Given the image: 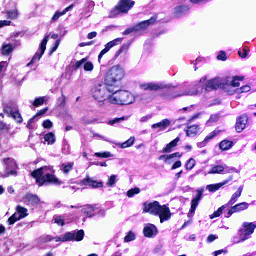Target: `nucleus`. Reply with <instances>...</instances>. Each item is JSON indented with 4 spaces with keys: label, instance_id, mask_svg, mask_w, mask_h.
Wrapping results in <instances>:
<instances>
[{
    "label": "nucleus",
    "instance_id": "nucleus-5",
    "mask_svg": "<svg viewBox=\"0 0 256 256\" xmlns=\"http://www.w3.org/2000/svg\"><path fill=\"white\" fill-rule=\"evenodd\" d=\"M123 77H125V70L119 65L112 66L106 73L105 83L108 87H113L122 81Z\"/></svg>",
    "mask_w": 256,
    "mask_h": 256
},
{
    "label": "nucleus",
    "instance_id": "nucleus-61",
    "mask_svg": "<svg viewBox=\"0 0 256 256\" xmlns=\"http://www.w3.org/2000/svg\"><path fill=\"white\" fill-rule=\"evenodd\" d=\"M217 59L219 61H227V54L223 51H221L218 56H217Z\"/></svg>",
    "mask_w": 256,
    "mask_h": 256
},
{
    "label": "nucleus",
    "instance_id": "nucleus-42",
    "mask_svg": "<svg viewBox=\"0 0 256 256\" xmlns=\"http://www.w3.org/2000/svg\"><path fill=\"white\" fill-rule=\"evenodd\" d=\"M19 17V11L17 9L10 10L7 12L8 19H17Z\"/></svg>",
    "mask_w": 256,
    "mask_h": 256
},
{
    "label": "nucleus",
    "instance_id": "nucleus-48",
    "mask_svg": "<svg viewBox=\"0 0 256 256\" xmlns=\"http://www.w3.org/2000/svg\"><path fill=\"white\" fill-rule=\"evenodd\" d=\"M93 69H95V66L93 65V62L91 61H87L84 63V71H93Z\"/></svg>",
    "mask_w": 256,
    "mask_h": 256
},
{
    "label": "nucleus",
    "instance_id": "nucleus-43",
    "mask_svg": "<svg viewBox=\"0 0 256 256\" xmlns=\"http://www.w3.org/2000/svg\"><path fill=\"white\" fill-rule=\"evenodd\" d=\"M124 241L125 243H131V241H135V233H133V231H129L124 237Z\"/></svg>",
    "mask_w": 256,
    "mask_h": 256
},
{
    "label": "nucleus",
    "instance_id": "nucleus-39",
    "mask_svg": "<svg viewBox=\"0 0 256 256\" xmlns=\"http://www.w3.org/2000/svg\"><path fill=\"white\" fill-rule=\"evenodd\" d=\"M13 52V45L11 44H4L2 46V55H9V53Z\"/></svg>",
    "mask_w": 256,
    "mask_h": 256
},
{
    "label": "nucleus",
    "instance_id": "nucleus-28",
    "mask_svg": "<svg viewBox=\"0 0 256 256\" xmlns=\"http://www.w3.org/2000/svg\"><path fill=\"white\" fill-rule=\"evenodd\" d=\"M199 131H200V128H199V125H197V124L188 126L185 129V133H186L187 137H195L197 135V133H199Z\"/></svg>",
    "mask_w": 256,
    "mask_h": 256
},
{
    "label": "nucleus",
    "instance_id": "nucleus-41",
    "mask_svg": "<svg viewBox=\"0 0 256 256\" xmlns=\"http://www.w3.org/2000/svg\"><path fill=\"white\" fill-rule=\"evenodd\" d=\"M95 157H100L101 159H109V157H112L111 152H96Z\"/></svg>",
    "mask_w": 256,
    "mask_h": 256
},
{
    "label": "nucleus",
    "instance_id": "nucleus-16",
    "mask_svg": "<svg viewBox=\"0 0 256 256\" xmlns=\"http://www.w3.org/2000/svg\"><path fill=\"white\" fill-rule=\"evenodd\" d=\"M157 21V16H152L150 19L142 21L134 26L135 31H145L150 27V25H155Z\"/></svg>",
    "mask_w": 256,
    "mask_h": 256
},
{
    "label": "nucleus",
    "instance_id": "nucleus-46",
    "mask_svg": "<svg viewBox=\"0 0 256 256\" xmlns=\"http://www.w3.org/2000/svg\"><path fill=\"white\" fill-rule=\"evenodd\" d=\"M39 243H49L53 241V236L50 235H43L38 239Z\"/></svg>",
    "mask_w": 256,
    "mask_h": 256
},
{
    "label": "nucleus",
    "instance_id": "nucleus-37",
    "mask_svg": "<svg viewBox=\"0 0 256 256\" xmlns=\"http://www.w3.org/2000/svg\"><path fill=\"white\" fill-rule=\"evenodd\" d=\"M225 209H227V204L222 205L220 208H218V210H216L212 215H210V219H215L217 217H221V215L223 214V211H225Z\"/></svg>",
    "mask_w": 256,
    "mask_h": 256
},
{
    "label": "nucleus",
    "instance_id": "nucleus-8",
    "mask_svg": "<svg viewBox=\"0 0 256 256\" xmlns=\"http://www.w3.org/2000/svg\"><path fill=\"white\" fill-rule=\"evenodd\" d=\"M3 165H5V173L1 177H15L17 176V162L13 158H4Z\"/></svg>",
    "mask_w": 256,
    "mask_h": 256
},
{
    "label": "nucleus",
    "instance_id": "nucleus-59",
    "mask_svg": "<svg viewBox=\"0 0 256 256\" xmlns=\"http://www.w3.org/2000/svg\"><path fill=\"white\" fill-rule=\"evenodd\" d=\"M251 91V86L245 85L238 89V93H249Z\"/></svg>",
    "mask_w": 256,
    "mask_h": 256
},
{
    "label": "nucleus",
    "instance_id": "nucleus-47",
    "mask_svg": "<svg viewBox=\"0 0 256 256\" xmlns=\"http://www.w3.org/2000/svg\"><path fill=\"white\" fill-rule=\"evenodd\" d=\"M1 131H6V132L11 131V124H7L0 120V132Z\"/></svg>",
    "mask_w": 256,
    "mask_h": 256
},
{
    "label": "nucleus",
    "instance_id": "nucleus-63",
    "mask_svg": "<svg viewBox=\"0 0 256 256\" xmlns=\"http://www.w3.org/2000/svg\"><path fill=\"white\" fill-rule=\"evenodd\" d=\"M239 57H241V59H245V57H247V55H249V51H247L246 48H244L242 51L238 52Z\"/></svg>",
    "mask_w": 256,
    "mask_h": 256
},
{
    "label": "nucleus",
    "instance_id": "nucleus-50",
    "mask_svg": "<svg viewBox=\"0 0 256 256\" xmlns=\"http://www.w3.org/2000/svg\"><path fill=\"white\" fill-rule=\"evenodd\" d=\"M45 103V97H38L34 100L33 105L34 107H41Z\"/></svg>",
    "mask_w": 256,
    "mask_h": 256
},
{
    "label": "nucleus",
    "instance_id": "nucleus-62",
    "mask_svg": "<svg viewBox=\"0 0 256 256\" xmlns=\"http://www.w3.org/2000/svg\"><path fill=\"white\" fill-rule=\"evenodd\" d=\"M13 112V108H11L10 106L4 107V113H6L8 117H11V115H13Z\"/></svg>",
    "mask_w": 256,
    "mask_h": 256
},
{
    "label": "nucleus",
    "instance_id": "nucleus-32",
    "mask_svg": "<svg viewBox=\"0 0 256 256\" xmlns=\"http://www.w3.org/2000/svg\"><path fill=\"white\" fill-rule=\"evenodd\" d=\"M75 163L74 162H66L63 163L60 166V169L62 172H64L65 174L69 173L70 171H73V167H74Z\"/></svg>",
    "mask_w": 256,
    "mask_h": 256
},
{
    "label": "nucleus",
    "instance_id": "nucleus-17",
    "mask_svg": "<svg viewBox=\"0 0 256 256\" xmlns=\"http://www.w3.org/2000/svg\"><path fill=\"white\" fill-rule=\"evenodd\" d=\"M247 123H249V116L247 114L241 115L236 121L237 133H241L247 127Z\"/></svg>",
    "mask_w": 256,
    "mask_h": 256
},
{
    "label": "nucleus",
    "instance_id": "nucleus-54",
    "mask_svg": "<svg viewBox=\"0 0 256 256\" xmlns=\"http://www.w3.org/2000/svg\"><path fill=\"white\" fill-rule=\"evenodd\" d=\"M85 63H87V58H82L81 60L77 61L75 64H74V68L75 69H81V66L85 65Z\"/></svg>",
    "mask_w": 256,
    "mask_h": 256
},
{
    "label": "nucleus",
    "instance_id": "nucleus-51",
    "mask_svg": "<svg viewBox=\"0 0 256 256\" xmlns=\"http://www.w3.org/2000/svg\"><path fill=\"white\" fill-rule=\"evenodd\" d=\"M243 77L239 78L238 76L233 77L230 85L231 87H239V85H241V83H239V81H242Z\"/></svg>",
    "mask_w": 256,
    "mask_h": 256
},
{
    "label": "nucleus",
    "instance_id": "nucleus-25",
    "mask_svg": "<svg viewBox=\"0 0 256 256\" xmlns=\"http://www.w3.org/2000/svg\"><path fill=\"white\" fill-rule=\"evenodd\" d=\"M179 141H181V138L176 137L174 140L168 143L165 148L162 149L161 153H172L175 147H177Z\"/></svg>",
    "mask_w": 256,
    "mask_h": 256
},
{
    "label": "nucleus",
    "instance_id": "nucleus-26",
    "mask_svg": "<svg viewBox=\"0 0 256 256\" xmlns=\"http://www.w3.org/2000/svg\"><path fill=\"white\" fill-rule=\"evenodd\" d=\"M242 193H243V185L239 186L238 189H237V191H236L234 194H232L231 199H230L229 202L226 204L227 207H228L229 205H235V202H236V201H239V197H241Z\"/></svg>",
    "mask_w": 256,
    "mask_h": 256
},
{
    "label": "nucleus",
    "instance_id": "nucleus-11",
    "mask_svg": "<svg viewBox=\"0 0 256 256\" xmlns=\"http://www.w3.org/2000/svg\"><path fill=\"white\" fill-rule=\"evenodd\" d=\"M139 87L142 91H161V89H171L170 85L155 82L142 83Z\"/></svg>",
    "mask_w": 256,
    "mask_h": 256
},
{
    "label": "nucleus",
    "instance_id": "nucleus-45",
    "mask_svg": "<svg viewBox=\"0 0 256 256\" xmlns=\"http://www.w3.org/2000/svg\"><path fill=\"white\" fill-rule=\"evenodd\" d=\"M196 161L193 158H190L187 163L185 164V168L187 169V171H191V169H193V167H195Z\"/></svg>",
    "mask_w": 256,
    "mask_h": 256
},
{
    "label": "nucleus",
    "instance_id": "nucleus-18",
    "mask_svg": "<svg viewBox=\"0 0 256 256\" xmlns=\"http://www.w3.org/2000/svg\"><path fill=\"white\" fill-rule=\"evenodd\" d=\"M230 181H233V176H229L228 179L216 183V184H209L206 186L207 191L210 193H215V191H219L221 187H224V185H227V183H230Z\"/></svg>",
    "mask_w": 256,
    "mask_h": 256
},
{
    "label": "nucleus",
    "instance_id": "nucleus-22",
    "mask_svg": "<svg viewBox=\"0 0 256 256\" xmlns=\"http://www.w3.org/2000/svg\"><path fill=\"white\" fill-rule=\"evenodd\" d=\"M66 235H68V241H83V237H85V231L78 230L67 232Z\"/></svg>",
    "mask_w": 256,
    "mask_h": 256
},
{
    "label": "nucleus",
    "instance_id": "nucleus-3",
    "mask_svg": "<svg viewBox=\"0 0 256 256\" xmlns=\"http://www.w3.org/2000/svg\"><path fill=\"white\" fill-rule=\"evenodd\" d=\"M205 81H207V77H203L200 79V82L195 84L193 88H185L184 90H180V91H168L166 94H164V99H177V97H183L185 95H199L200 92L203 91V84L205 83Z\"/></svg>",
    "mask_w": 256,
    "mask_h": 256
},
{
    "label": "nucleus",
    "instance_id": "nucleus-55",
    "mask_svg": "<svg viewBox=\"0 0 256 256\" xmlns=\"http://www.w3.org/2000/svg\"><path fill=\"white\" fill-rule=\"evenodd\" d=\"M42 127L44 129H51L53 128V122L49 119L45 120L43 123H42Z\"/></svg>",
    "mask_w": 256,
    "mask_h": 256
},
{
    "label": "nucleus",
    "instance_id": "nucleus-56",
    "mask_svg": "<svg viewBox=\"0 0 256 256\" xmlns=\"http://www.w3.org/2000/svg\"><path fill=\"white\" fill-rule=\"evenodd\" d=\"M121 121H125V117L114 118L108 122V125H115L117 123H121Z\"/></svg>",
    "mask_w": 256,
    "mask_h": 256
},
{
    "label": "nucleus",
    "instance_id": "nucleus-52",
    "mask_svg": "<svg viewBox=\"0 0 256 256\" xmlns=\"http://www.w3.org/2000/svg\"><path fill=\"white\" fill-rule=\"evenodd\" d=\"M54 223H56V225H59L60 227H63V225H65V219L61 216H56L54 218Z\"/></svg>",
    "mask_w": 256,
    "mask_h": 256
},
{
    "label": "nucleus",
    "instance_id": "nucleus-35",
    "mask_svg": "<svg viewBox=\"0 0 256 256\" xmlns=\"http://www.w3.org/2000/svg\"><path fill=\"white\" fill-rule=\"evenodd\" d=\"M233 147V142L229 140H223L220 142V149L222 151H229Z\"/></svg>",
    "mask_w": 256,
    "mask_h": 256
},
{
    "label": "nucleus",
    "instance_id": "nucleus-64",
    "mask_svg": "<svg viewBox=\"0 0 256 256\" xmlns=\"http://www.w3.org/2000/svg\"><path fill=\"white\" fill-rule=\"evenodd\" d=\"M225 173H241V170L232 167V168H227Z\"/></svg>",
    "mask_w": 256,
    "mask_h": 256
},
{
    "label": "nucleus",
    "instance_id": "nucleus-10",
    "mask_svg": "<svg viewBox=\"0 0 256 256\" xmlns=\"http://www.w3.org/2000/svg\"><path fill=\"white\" fill-rule=\"evenodd\" d=\"M241 229L238 231V235H241L242 240L247 241L251 238V235L255 233L256 224L253 222H244Z\"/></svg>",
    "mask_w": 256,
    "mask_h": 256
},
{
    "label": "nucleus",
    "instance_id": "nucleus-53",
    "mask_svg": "<svg viewBox=\"0 0 256 256\" xmlns=\"http://www.w3.org/2000/svg\"><path fill=\"white\" fill-rule=\"evenodd\" d=\"M217 135H219V130H214L210 132L209 135L205 137V139L209 142L211 139H214V137H217Z\"/></svg>",
    "mask_w": 256,
    "mask_h": 256
},
{
    "label": "nucleus",
    "instance_id": "nucleus-7",
    "mask_svg": "<svg viewBox=\"0 0 256 256\" xmlns=\"http://www.w3.org/2000/svg\"><path fill=\"white\" fill-rule=\"evenodd\" d=\"M91 93L92 97L96 101H98V103H105V101H107V99L109 98V95L107 93L113 94V91L107 88L105 84H98L92 88Z\"/></svg>",
    "mask_w": 256,
    "mask_h": 256
},
{
    "label": "nucleus",
    "instance_id": "nucleus-19",
    "mask_svg": "<svg viewBox=\"0 0 256 256\" xmlns=\"http://www.w3.org/2000/svg\"><path fill=\"white\" fill-rule=\"evenodd\" d=\"M144 237L151 239L152 237H156L159 230L155 224H147L143 229Z\"/></svg>",
    "mask_w": 256,
    "mask_h": 256
},
{
    "label": "nucleus",
    "instance_id": "nucleus-38",
    "mask_svg": "<svg viewBox=\"0 0 256 256\" xmlns=\"http://www.w3.org/2000/svg\"><path fill=\"white\" fill-rule=\"evenodd\" d=\"M69 239V234L65 233V234H62L60 236H56V237H53V241H55L56 243H65L67 242Z\"/></svg>",
    "mask_w": 256,
    "mask_h": 256
},
{
    "label": "nucleus",
    "instance_id": "nucleus-27",
    "mask_svg": "<svg viewBox=\"0 0 256 256\" xmlns=\"http://www.w3.org/2000/svg\"><path fill=\"white\" fill-rule=\"evenodd\" d=\"M71 9H73V5L66 7L62 12L56 11L51 18V22L55 23V22L59 21L60 17H63V15H65V13L71 11Z\"/></svg>",
    "mask_w": 256,
    "mask_h": 256
},
{
    "label": "nucleus",
    "instance_id": "nucleus-6",
    "mask_svg": "<svg viewBox=\"0 0 256 256\" xmlns=\"http://www.w3.org/2000/svg\"><path fill=\"white\" fill-rule=\"evenodd\" d=\"M135 6V1L133 0H120L118 4L110 11V17L115 18L124 13H129L131 9Z\"/></svg>",
    "mask_w": 256,
    "mask_h": 256
},
{
    "label": "nucleus",
    "instance_id": "nucleus-9",
    "mask_svg": "<svg viewBox=\"0 0 256 256\" xmlns=\"http://www.w3.org/2000/svg\"><path fill=\"white\" fill-rule=\"evenodd\" d=\"M29 216V210L21 205L16 207V212L9 217L8 225H15L17 221H21V219H25V217Z\"/></svg>",
    "mask_w": 256,
    "mask_h": 256
},
{
    "label": "nucleus",
    "instance_id": "nucleus-60",
    "mask_svg": "<svg viewBox=\"0 0 256 256\" xmlns=\"http://www.w3.org/2000/svg\"><path fill=\"white\" fill-rule=\"evenodd\" d=\"M65 103H66L65 95H62V96L58 99V107H65Z\"/></svg>",
    "mask_w": 256,
    "mask_h": 256
},
{
    "label": "nucleus",
    "instance_id": "nucleus-33",
    "mask_svg": "<svg viewBox=\"0 0 256 256\" xmlns=\"http://www.w3.org/2000/svg\"><path fill=\"white\" fill-rule=\"evenodd\" d=\"M26 201L30 204V205H39V197L37 195H33V194H27L26 195Z\"/></svg>",
    "mask_w": 256,
    "mask_h": 256
},
{
    "label": "nucleus",
    "instance_id": "nucleus-13",
    "mask_svg": "<svg viewBox=\"0 0 256 256\" xmlns=\"http://www.w3.org/2000/svg\"><path fill=\"white\" fill-rule=\"evenodd\" d=\"M121 43H123V38H116L108 42L105 45V48L98 55V63H101V59H103V56L106 55V53H109V51H111L113 47H115L116 45H121Z\"/></svg>",
    "mask_w": 256,
    "mask_h": 256
},
{
    "label": "nucleus",
    "instance_id": "nucleus-34",
    "mask_svg": "<svg viewBox=\"0 0 256 256\" xmlns=\"http://www.w3.org/2000/svg\"><path fill=\"white\" fill-rule=\"evenodd\" d=\"M82 213H84V215H87V217H93L95 213V208L91 205H86L82 208Z\"/></svg>",
    "mask_w": 256,
    "mask_h": 256
},
{
    "label": "nucleus",
    "instance_id": "nucleus-1",
    "mask_svg": "<svg viewBox=\"0 0 256 256\" xmlns=\"http://www.w3.org/2000/svg\"><path fill=\"white\" fill-rule=\"evenodd\" d=\"M143 213H149L155 217H159L160 223H165L171 219V209L167 205H161L159 201L144 202Z\"/></svg>",
    "mask_w": 256,
    "mask_h": 256
},
{
    "label": "nucleus",
    "instance_id": "nucleus-29",
    "mask_svg": "<svg viewBox=\"0 0 256 256\" xmlns=\"http://www.w3.org/2000/svg\"><path fill=\"white\" fill-rule=\"evenodd\" d=\"M169 125H171V121L169 119H163L162 121L153 124L152 129H160V131H165Z\"/></svg>",
    "mask_w": 256,
    "mask_h": 256
},
{
    "label": "nucleus",
    "instance_id": "nucleus-44",
    "mask_svg": "<svg viewBox=\"0 0 256 256\" xmlns=\"http://www.w3.org/2000/svg\"><path fill=\"white\" fill-rule=\"evenodd\" d=\"M141 193V189L139 188H132L127 191V197H135V195H139Z\"/></svg>",
    "mask_w": 256,
    "mask_h": 256
},
{
    "label": "nucleus",
    "instance_id": "nucleus-12",
    "mask_svg": "<svg viewBox=\"0 0 256 256\" xmlns=\"http://www.w3.org/2000/svg\"><path fill=\"white\" fill-rule=\"evenodd\" d=\"M49 42V34H46V36L43 38L41 44H40V50L35 53L30 63L27 64V67L32 65V63H37V61H41V57H43L46 49H47V43Z\"/></svg>",
    "mask_w": 256,
    "mask_h": 256
},
{
    "label": "nucleus",
    "instance_id": "nucleus-15",
    "mask_svg": "<svg viewBox=\"0 0 256 256\" xmlns=\"http://www.w3.org/2000/svg\"><path fill=\"white\" fill-rule=\"evenodd\" d=\"M203 199V188L196 190V196L191 201V208L189 211V215H194L197 207L199 206V201Z\"/></svg>",
    "mask_w": 256,
    "mask_h": 256
},
{
    "label": "nucleus",
    "instance_id": "nucleus-4",
    "mask_svg": "<svg viewBox=\"0 0 256 256\" xmlns=\"http://www.w3.org/2000/svg\"><path fill=\"white\" fill-rule=\"evenodd\" d=\"M107 101L111 103V105H131V103H135V96L125 90L112 91Z\"/></svg>",
    "mask_w": 256,
    "mask_h": 256
},
{
    "label": "nucleus",
    "instance_id": "nucleus-2",
    "mask_svg": "<svg viewBox=\"0 0 256 256\" xmlns=\"http://www.w3.org/2000/svg\"><path fill=\"white\" fill-rule=\"evenodd\" d=\"M50 173H51V168L44 166L34 170L31 173V176L34 179H36V183L39 185V187H42V185H45L47 183H52L53 185H60L61 182H59V179H57L55 175Z\"/></svg>",
    "mask_w": 256,
    "mask_h": 256
},
{
    "label": "nucleus",
    "instance_id": "nucleus-57",
    "mask_svg": "<svg viewBox=\"0 0 256 256\" xmlns=\"http://www.w3.org/2000/svg\"><path fill=\"white\" fill-rule=\"evenodd\" d=\"M122 53H124V55H127V50L125 49V47H121L114 55V59H117L120 55H122Z\"/></svg>",
    "mask_w": 256,
    "mask_h": 256
},
{
    "label": "nucleus",
    "instance_id": "nucleus-20",
    "mask_svg": "<svg viewBox=\"0 0 256 256\" xmlns=\"http://www.w3.org/2000/svg\"><path fill=\"white\" fill-rule=\"evenodd\" d=\"M223 83L221 82V78H214L208 80L205 84V91H215V89H219Z\"/></svg>",
    "mask_w": 256,
    "mask_h": 256
},
{
    "label": "nucleus",
    "instance_id": "nucleus-21",
    "mask_svg": "<svg viewBox=\"0 0 256 256\" xmlns=\"http://www.w3.org/2000/svg\"><path fill=\"white\" fill-rule=\"evenodd\" d=\"M227 169V165H213L211 169L208 171V173H205L204 175H224Z\"/></svg>",
    "mask_w": 256,
    "mask_h": 256
},
{
    "label": "nucleus",
    "instance_id": "nucleus-40",
    "mask_svg": "<svg viewBox=\"0 0 256 256\" xmlns=\"http://www.w3.org/2000/svg\"><path fill=\"white\" fill-rule=\"evenodd\" d=\"M12 119L16 121L17 123H23V117L21 116V113L19 111L15 110L12 115Z\"/></svg>",
    "mask_w": 256,
    "mask_h": 256
},
{
    "label": "nucleus",
    "instance_id": "nucleus-31",
    "mask_svg": "<svg viewBox=\"0 0 256 256\" xmlns=\"http://www.w3.org/2000/svg\"><path fill=\"white\" fill-rule=\"evenodd\" d=\"M189 11V7L187 6H178L174 9L175 17H181V15H185Z\"/></svg>",
    "mask_w": 256,
    "mask_h": 256
},
{
    "label": "nucleus",
    "instance_id": "nucleus-24",
    "mask_svg": "<svg viewBox=\"0 0 256 256\" xmlns=\"http://www.w3.org/2000/svg\"><path fill=\"white\" fill-rule=\"evenodd\" d=\"M83 185H88V187L101 188L103 187V182H99L93 178L87 177L82 181Z\"/></svg>",
    "mask_w": 256,
    "mask_h": 256
},
{
    "label": "nucleus",
    "instance_id": "nucleus-23",
    "mask_svg": "<svg viewBox=\"0 0 256 256\" xmlns=\"http://www.w3.org/2000/svg\"><path fill=\"white\" fill-rule=\"evenodd\" d=\"M175 157L181 158L182 155L179 152H175L173 154H164L159 156V161H164V163H166L167 165H171V159H175Z\"/></svg>",
    "mask_w": 256,
    "mask_h": 256
},
{
    "label": "nucleus",
    "instance_id": "nucleus-58",
    "mask_svg": "<svg viewBox=\"0 0 256 256\" xmlns=\"http://www.w3.org/2000/svg\"><path fill=\"white\" fill-rule=\"evenodd\" d=\"M243 241H245V240H243V238L241 237V234H238V236H234L232 238V243H234V244L243 243Z\"/></svg>",
    "mask_w": 256,
    "mask_h": 256
},
{
    "label": "nucleus",
    "instance_id": "nucleus-49",
    "mask_svg": "<svg viewBox=\"0 0 256 256\" xmlns=\"http://www.w3.org/2000/svg\"><path fill=\"white\" fill-rule=\"evenodd\" d=\"M117 183V175H112L109 177L108 182L106 183V185L108 187H113V185H115Z\"/></svg>",
    "mask_w": 256,
    "mask_h": 256
},
{
    "label": "nucleus",
    "instance_id": "nucleus-30",
    "mask_svg": "<svg viewBox=\"0 0 256 256\" xmlns=\"http://www.w3.org/2000/svg\"><path fill=\"white\" fill-rule=\"evenodd\" d=\"M55 141H57L55 133L49 132L44 135V143H47L48 145H55Z\"/></svg>",
    "mask_w": 256,
    "mask_h": 256
},
{
    "label": "nucleus",
    "instance_id": "nucleus-14",
    "mask_svg": "<svg viewBox=\"0 0 256 256\" xmlns=\"http://www.w3.org/2000/svg\"><path fill=\"white\" fill-rule=\"evenodd\" d=\"M249 209V203L242 202L232 206L225 214V217L229 219L234 213H241V211H247Z\"/></svg>",
    "mask_w": 256,
    "mask_h": 256
},
{
    "label": "nucleus",
    "instance_id": "nucleus-36",
    "mask_svg": "<svg viewBox=\"0 0 256 256\" xmlns=\"http://www.w3.org/2000/svg\"><path fill=\"white\" fill-rule=\"evenodd\" d=\"M134 143H135V137L132 136L125 142L121 143L120 147H121V149H127L128 147H133Z\"/></svg>",
    "mask_w": 256,
    "mask_h": 256
}]
</instances>
